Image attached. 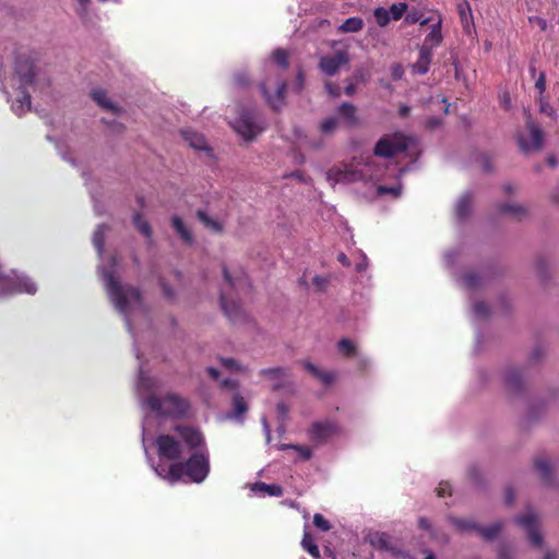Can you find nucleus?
<instances>
[{
	"label": "nucleus",
	"mask_w": 559,
	"mask_h": 559,
	"mask_svg": "<svg viewBox=\"0 0 559 559\" xmlns=\"http://www.w3.org/2000/svg\"><path fill=\"white\" fill-rule=\"evenodd\" d=\"M173 430L181 438L191 454L187 460L171 463L164 478L176 483L186 476L192 483H203L211 471L210 454L203 432L191 425H176Z\"/></svg>",
	"instance_id": "nucleus-1"
},
{
	"label": "nucleus",
	"mask_w": 559,
	"mask_h": 559,
	"mask_svg": "<svg viewBox=\"0 0 559 559\" xmlns=\"http://www.w3.org/2000/svg\"><path fill=\"white\" fill-rule=\"evenodd\" d=\"M107 290L116 308L126 313L130 305H141L142 296L139 288L126 285L122 286L112 275H107Z\"/></svg>",
	"instance_id": "nucleus-2"
},
{
	"label": "nucleus",
	"mask_w": 559,
	"mask_h": 559,
	"mask_svg": "<svg viewBox=\"0 0 559 559\" xmlns=\"http://www.w3.org/2000/svg\"><path fill=\"white\" fill-rule=\"evenodd\" d=\"M408 147V139L402 132L385 134L376 143L373 154L378 157L392 158Z\"/></svg>",
	"instance_id": "nucleus-3"
},
{
	"label": "nucleus",
	"mask_w": 559,
	"mask_h": 559,
	"mask_svg": "<svg viewBox=\"0 0 559 559\" xmlns=\"http://www.w3.org/2000/svg\"><path fill=\"white\" fill-rule=\"evenodd\" d=\"M182 440L176 439L168 433L158 435L155 439V447L159 459L170 461L171 463L181 460L183 454Z\"/></svg>",
	"instance_id": "nucleus-4"
},
{
	"label": "nucleus",
	"mask_w": 559,
	"mask_h": 559,
	"mask_svg": "<svg viewBox=\"0 0 559 559\" xmlns=\"http://www.w3.org/2000/svg\"><path fill=\"white\" fill-rule=\"evenodd\" d=\"M514 521L526 531L527 538L533 546L539 547L542 545L543 536L538 530V519L531 509L524 514L516 516Z\"/></svg>",
	"instance_id": "nucleus-5"
},
{
	"label": "nucleus",
	"mask_w": 559,
	"mask_h": 559,
	"mask_svg": "<svg viewBox=\"0 0 559 559\" xmlns=\"http://www.w3.org/2000/svg\"><path fill=\"white\" fill-rule=\"evenodd\" d=\"M234 130L245 140L252 141L261 128L255 123L252 112L243 111L233 124Z\"/></svg>",
	"instance_id": "nucleus-6"
},
{
	"label": "nucleus",
	"mask_w": 559,
	"mask_h": 559,
	"mask_svg": "<svg viewBox=\"0 0 559 559\" xmlns=\"http://www.w3.org/2000/svg\"><path fill=\"white\" fill-rule=\"evenodd\" d=\"M165 415L174 418H183L188 415L190 403L187 399L175 393H167L164 396Z\"/></svg>",
	"instance_id": "nucleus-7"
},
{
	"label": "nucleus",
	"mask_w": 559,
	"mask_h": 559,
	"mask_svg": "<svg viewBox=\"0 0 559 559\" xmlns=\"http://www.w3.org/2000/svg\"><path fill=\"white\" fill-rule=\"evenodd\" d=\"M349 62L347 50H337L332 56H323L319 61V69L328 76L335 75L342 66Z\"/></svg>",
	"instance_id": "nucleus-8"
},
{
	"label": "nucleus",
	"mask_w": 559,
	"mask_h": 559,
	"mask_svg": "<svg viewBox=\"0 0 559 559\" xmlns=\"http://www.w3.org/2000/svg\"><path fill=\"white\" fill-rule=\"evenodd\" d=\"M526 128L530 131L531 143H528L523 134H518V144L522 152L539 151L543 146V131L536 126L531 117L526 121Z\"/></svg>",
	"instance_id": "nucleus-9"
},
{
	"label": "nucleus",
	"mask_w": 559,
	"mask_h": 559,
	"mask_svg": "<svg viewBox=\"0 0 559 559\" xmlns=\"http://www.w3.org/2000/svg\"><path fill=\"white\" fill-rule=\"evenodd\" d=\"M14 70L20 78L21 85L31 86L35 79V64L31 57L20 55L15 58Z\"/></svg>",
	"instance_id": "nucleus-10"
},
{
	"label": "nucleus",
	"mask_w": 559,
	"mask_h": 559,
	"mask_svg": "<svg viewBox=\"0 0 559 559\" xmlns=\"http://www.w3.org/2000/svg\"><path fill=\"white\" fill-rule=\"evenodd\" d=\"M337 432V425L333 421H316L309 430L310 439L314 442H325Z\"/></svg>",
	"instance_id": "nucleus-11"
},
{
	"label": "nucleus",
	"mask_w": 559,
	"mask_h": 559,
	"mask_svg": "<svg viewBox=\"0 0 559 559\" xmlns=\"http://www.w3.org/2000/svg\"><path fill=\"white\" fill-rule=\"evenodd\" d=\"M219 301L225 316L233 323L241 322L246 319V313L242 310L241 306L234 300L229 301L226 297V294L223 290L219 294Z\"/></svg>",
	"instance_id": "nucleus-12"
},
{
	"label": "nucleus",
	"mask_w": 559,
	"mask_h": 559,
	"mask_svg": "<svg viewBox=\"0 0 559 559\" xmlns=\"http://www.w3.org/2000/svg\"><path fill=\"white\" fill-rule=\"evenodd\" d=\"M261 91H262V93H263L267 104L274 110H278L282 107L283 103H284V97H285V92H286V82L283 81V80H280L277 82L275 95H271L269 93L266 83H262L261 84Z\"/></svg>",
	"instance_id": "nucleus-13"
},
{
	"label": "nucleus",
	"mask_w": 559,
	"mask_h": 559,
	"mask_svg": "<svg viewBox=\"0 0 559 559\" xmlns=\"http://www.w3.org/2000/svg\"><path fill=\"white\" fill-rule=\"evenodd\" d=\"M432 59V51L428 46H421L418 53L417 61L413 64V71L417 74H426L429 71V66Z\"/></svg>",
	"instance_id": "nucleus-14"
},
{
	"label": "nucleus",
	"mask_w": 559,
	"mask_h": 559,
	"mask_svg": "<svg viewBox=\"0 0 559 559\" xmlns=\"http://www.w3.org/2000/svg\"><path fill=\"white\" fill-rule=\"evenodd\" d=\"M260 374L274 380V384L272 385L273 391H278L284 386L282 383V379L286 376V369L282 367L266 368L260 371Z\"/></svg>",
	"instance_id": "nucleus-15"
},
{
	"label": "nucleus",
	"mask_w": 559,
	"mask_h": 559,
	"mask_svg": "<svg viewBox=\"0 0 559 559\" xmlns=\"http://www.w3.org/2000/svg\"><path fill=\"white\" fill-rule=\"evenodd\" d=\"M91 96L95 103L103 109L109 110L112 114H118L120 108L108 99L107 93L104 90H93Z\"/></svg>",
	"instance_id": "nucleus-16"
},
{
	"label": "nucleus",
	"mask_w": 559,
	"mask_h": 559,
	"mask_svg": "<svg viewBox=\"0 0 559 559\" xmlns=\"http://www.w3.org/2000/svg\"><path fill=\"white\" fill-rule=\"evenodd\" d=\"M442 39L441 19H439L438 22L431 26L430 32L425 37L423 46H428L429 50L432 51L435 47H438L442 43Z\"/></svg>",
	"instance_id": "nucleus-17"
},
{
	"label": "nucleus",
	"mask_w": 559,
	"mask_h": 559,
	"mask_svg": "<svg viewBox=\"0 0 559 559\" xmlns=\"http://www.w3.org/2000/svg\"><path fill=\"white\" fill-rule=\"evenodd\" d=\"M27 86H20L21 97H19L15 103L12 105V109L19 116L25 114L31 109V95L26 91Z\"/></svg>",
	"instance_id": "nucleus-18"
},
{
	"label": "nucleus",
	"mask_w": 559,
	"mask_h": 559,
	"mask_svg": "<svg viewBox=\"0 0 559 559\" xmlns=\"http://www.w3.org/2000/svg\"><path fill=\"white\" fill-rule=\"evenodd\" d=\"M472 204H473L472 195L468 193L463 194L459 199V201L456 203V207H455V213H456L457 218H460V219L467 218L472 211Z\"/></svg>",
	"instance_id": "nucleus-19"
},
{
	"label": "nucleus",
	"mask_w": 559,
	"mask_h": 559,
	"mask_svg": "<svg viewBox=\"0 0 559 559\" xmlns=\"http://www.w3.org/2000/svg\"><path fill=\"white\" fill-rule=\"evenodd\" d=\"M522 373L519 369L512 368L506 373V385L512 392H519L522 389Z\"/></svg>",
	"instance_id": "nucleus-20"
},
{
	"label": "nucleus",
	"mask_w": 559,
	"mask_h": 559,
	"mask_svg": "<svg viewBox=\"0 0 559 559\" xmlns=\"http://www.w3.org/2000/svg\"><path fill=\"white\" fill-rule=\"evenodd\" d=\"M197 217L204 225L205 228L210 229L213 233L221 234L224 229L223 224L221 222L210 217L209 214L203 210L197 211Z\"/></svg>",
	"instance_id": "nucleus-21"
},
{
	"label": "nucleus",
	"mask_w": 559,
	"mask_h": 559,
	"mask_svg": "<svg viewBox=\"0 0 559 559\" xmlns=\"http://www.w3.org/2000/svg\"><path fill=\"white\" fill-rule=\"evenodd\" d=\"M304 366L307 371H309L312 376H314L320 381H322L325 385L332 384V382L335 379L334 373L328 372V371H322L317 366L311 364L310 361H305Z\"/></svg>",
	"instance_id": "nucleus-22"
},
{
	"label": "nucleus",
	"mask_w": 559,
	"mask_h": 559,
	"mask_svg": "<svg viewBox=\"0 0 559 559\" xmlns=\"http://www.w3.org/2000/svg\"><path fill=\"white\" fill-rule=\"evenodd\" d=\"M356 107L350 103H343L338 107V114L346 120V123L349 127H355L358 124V118L356 116Z\"/></svg>",
	"instance_id": "nucleus-23"
},
{
	"label": "nucleus",
	"mask_w": 559,
	"mask_h": 559,
	"mask_svg": "<svg viewBox=\"0 0 559 559\" xmlns=\"http://www.w3.org/2000/svg\"><path fill=\"white\" fill-rule=\"evenodd\" d=\"M171 226L186 243L191 245L193 242L192 233L186 227L179 216H174L171 218Z\"/></svg>",
	"instance_id": "nucleus-24"
},
{
	"label": "nucleus",
	"mask_w": 559,
	"mask_h": 559,
	"mask_svg": "<svg viewBox=\"0 0 559 559\" xmlns=\"http://www.w3.org/2000/svg\"><path fill=\"white\" fill-rule=\"evenodd\" d=\"M364 28V21L361 17L353 16L346 19L343 24L338 26L341 33H357Z\"/></svg>",
	"instance_id": "nucleus-25"
},
{
	"label": "nucleus",
	"mask_w": 559,
	"mask_h": 559,
	"mask_svg": "<svg viewBox=\"0 0 559 559\" xmlns=\"http://www.w3.org/2000/svg\"><path fill=\"white\" fill-rule=\"evenodd\" d=\"M449 522L459 531V532H476L478 528V524L472 520L461 519L456 516H449Z\"/></svg>",
	"instance_id": "nucleus-26"
},
{
	"label": "nucleus",
	"mask_w": 559,
	"mask_h": 559,
	"mask_svg": "<svg viewBox=\"0 0 559 559\" xmlns=\"http://www.w3.org/2000/svg\"><path fill=\"white\" fill-rule=\"evenodd\" d=\"M501 530L502 523L496 522L489 526L478 525V528H476V533H478L484 539L491 540L498 536Z\"/></svg>",
	"instance_id": "nucleus-27"
},
{
	"label": "nucleus",
	"mask_w": 559,
	"mask_h": 559,
	"mask_svg": "<svg viewBox=\"0 0 559 559\" xmlns=\"http://www.w3.org/2000/svg\"><path fill=\"white\" fill-rule=\"evenodd\" d=\"M302 548L309 552L314 559L320 558V550L314 543L313 536L309 532H305L301 540Z\"/></svg>",
	"instance_id": "nucleus-28"
},
{
	"label": "nucleus",
	"mask_w": 559,
	"mask_h": 559,
	"mask_svg": "<svg viewBox=\"0 0 559 559\" xmlns=\"http://www.w3.org/2000/svg\"><path fill=\"white\" fill-rule=\"evenodd\" d=\"M535 468L539 473L540 478L544 483L551 481V466L549 462L545 459L538 457L535 460Z\"/></svg>",
	"instance_id": "nucleus-29"
},
{
	"label": "nucleus",
	"mask_w": 559,
	"mask_h": 559,
	"mask_svg": "<svg viewBox=\"0 0 559 559\" xmlns=\"http://www.w3.org/2000/svg\"><path fill=\"white\" fill-rule=\"evenodd\" d=\"M499 212L509 214L518 219H521L526 214V211L523 206L508 203L499 205Z\"/></svg>",
	"instance_id": "nucleus-30"
},
{
	"label": "nucleus",
	"mask_w": 559,
	"mask_h": 559,
	"mask_svg": "<svg viewBox=\"0 0 559 559\" xmlns=\"http://www.w3.org/2000/svg\"><path fill=\"white\" fill-rule=\"evenodd\" d=\"M133 224L136 229L143 234L145 237H152V228L147 221H145L140 213H135L133 215Z\"/></svg>",
	"instance_id": "nucleus-31"
},
{
	"label": "nucleus",
	"mask_w": 559,
	"mask_h": 559,
	"mask_svg": "<svg viewBox=\"0 0 559 559\" xmlns=\"http://www.w3.org/2000/svg\"><path fill=\"white\" fill-rule=\"evenodd\" d=\"M338 352L345 357H353L356 355V345L348 338H342L337 343Z\"/></svg>",
	"instance_id": "nucleus-32"
},
{
	"label": "nucleus",
	"mask_w": 559,
	"mask_h": 559,
	"mask_svg": "<svg viewBox=\"0 0 559 559\" xmlns=\"http://www.w3.org/2000/svg\"><path fill=\"white\" fill-rule=\"evenodd\" d=\"M457 12L461 17L462 24L464 27L468 25V19H472V10L466 0H461L457 3Z\"/></svg>",
	"instance_id": "nucleus-33"
},
{
	"label": "nucleus",
	"mask_w": 559,
	"mask_h": 559,
	"mask_svg": "<svg viewBox=\"0 0 559 559\" xmlns=\"http://www.w3.org/2000/svg\"><path fill=\"white\" fill-rule=\"evenodd\" d=\"M233 408L235 416L237 417L243 415L248 411V405L239 393H236L233 397Z\"/></svg>",
	"instance_id": "nucleus-34"
},
{
	"label": "nucleus",
	"mask_w": 559,
	"mask_h": 559,
	"mask_svg": "<svg viewBox=\"0 0 559 559\" xmlns=\"http://www.w3.org/2000/svg\"><path fill=\"white\" fill-rule=\"evenodd\" d=\"M147 406L162 415H165V403H164V396L158 397L156 395H151L147 397Z\"/></svg>",
	"instance_id": "nucleus-35"
},
{
	"label": "nucleus",
	"mask_w": 559,
	"mask_h": 559,
	"mask_svg": "<svg viewBox=\"0 0 559 559\" xmlns=\"http://www.w3.org/2000/svg\"><path fill=\"white\" fill-rule=\"evenodd\" d=\"M338 124V120L335 117H329L321 121L320 123V132L322 134H332Z\"/></svg>",
	"instance_id": "nucleus-36"
},
{
	"label": "nucleus",
	"mask_w": 559,
	"mask_h": 559,
	"mask_svg": "<svg viewBox=\"0 0 559 559\" xmlns=\"http://www.w3.org/2000/svg\"><path fill=\"white\" fill-rule=\"evenodd\" d=\"M407 10V4L404 2L393 3L389 11L390 19L399 21Z\"/></svg>",
	"instance_id": "nucleus-37"
},
{
	"label": "nucleus",
	"mask_w": 559,
	"mask_h": 559,
	"mask_svg": "<svg viewBox=\"0 0 559 559\" xmlns=\"http://www.w3.org/2000/svg\"><path fill=\"white\" fill-rule=\"evenodd\" d=\"M463 282L467 288L474 289L480 285L481 278L476 272H467L463 275Z\"/></svg>",
	"instance_id": "nucleus-38"
},
{
	"label": "nucleus",
	"mask_w": 559,
	"mask_h": 559,
	"mask_svg": "<svg viewBox=\"0 0 559 559\" xmlns=\"http://www.w3.org/2000/svg\"><path fill=\"white\" fill-rule=\"evenodd\" d=\"M376 22L379 26L384 27L390 22L389 11L382 7H379L373 12Z\"/></svg>",
	"instance_id": "nucleus-39"
},
{
	"label": "nucleus",
	"mask_w": 559,
	"mask_h": 559,
	"mask_svg": "<svg viewBox=\"0 0 559 559\" xmlns=\"http://www.w3.org/2000/svg\"><path fill=\"white\" fill-rule=\"evenodd\" d=\"M255 487L269 493L270 496L280 497L283 493V489L278 485H267L265 483H257Z\"/></svg>",
	"instance_id": "nucleus-40"
},
{
	"label": "nucleus",
	"mask_w": 559,
	"mask_h": 559,
	"mask_svg": "<svg viewBox=\"0 0 559 559\" xmlns=\"http://www.w3.org/2000/svg\"><path fill=\"white\" fill-rule=\"evenodd\" d=\"M274 62L283 69L288 67V53L284 49H276L273 52Z\"/></svg>",
	"instance_id": "nucleus-41"
},
{
	"label": "nucleus",
	"mask_w": 559,
	"mask_h": 559,
	"mask_svg": "<svg viewBox=\"0 0 559 559\" xmlns=\"http://www.w3.org/2000/svg\"><path fill=\"white\" fill-rule=\"evenodd\" d=\"M313 525L322 532H328L332 527L330 522L321 513L313 515Z\"/></svg>",
	"instance_id": "nucleus-42"
},
{
	"label": "nucleus",
	"mask_w": 559,
	"mask_h": 559,
	"mask_svg": "<svg viewBox=\"0 0 559 559\" xmlns=\"http://www.w3.org/2000/svg\"><path fill=\"white\" fill-rule=\"evenodd\" d=\"M186 139L189 141L190 145L197 150L202 151L206 147V142L202 135L193 133L191 136H187Z\"/></svg>",
	"instance_id": "nucleus-43"
},
{
	"label": "nucleus",
	"mask_w": 559,
	"mask_h": 559,
	"mask_svg": "<svg viewBox=\"0 0 559 559\" xmlns=\"http://www.w3.org/2000/svg\"><path fill=\"white\" fill-rule=\"evenodd\" d=\"M377 193L379 195L391 194L394 198H397L401 194V187L378 186Z\"/></svg>",
	"instance_id": "nucleus-44"
},
{
	"label": "nucleus",
	"mask_w": 559,
	"mask_h": 559,
	"mask_svg": "<svg viewBox=\"0 0 559 559\" xmlns=\"http://www.w3.org/2000/svg\"><path fill=\"white\" fill-rule=\"evenodd\" d=\"M437 495L442 498L451 496V485L448 481H441L437 488Z\"/></svg>",
	"instance_id": "nucleus-45"
},
{
	"label": "nucleus",
	"mask_w": 559,
	"mask_h": 559,
	"mask_svg": "<svg viewBox=\"0 0 559 559\" xmlns=\"http://www.w3.org/2000/svg\"><path fill=\"white\" fill-rule=\"evenodd\" d=\"M219 361L227 369L236 371L240 370L239 364L234 358H221Z\"/></svg>",
	"instance_id": "nucleus-46"
},
{
	"label": "nucleus",
	"mask_w": 559,
	"mask_h": 559,
	"mask_svg": "<svg viewBox=\"0 0 559 559\" xmlns=\"http://www.w3.org/2000/svg\"><path fill=\"white\" fill-rule=\"evenodd\" d=\"M312 283L318 290H324L329 284V280L326 277L317 275L313 277Z\"/></svg>",
	"instance_id": "nucleus-47"
},
{
	"label": "nucleus",
	"mask_w": 559,
	"mask_h": 559,
	"mask_svg": "<svg viewBox=\"0 0 559 559\" xmlns=\"http://www.w3.org/2000/svg\"><path fill=\"white\" fill-rule=\"evenodd\" d=\"M325 90L328 93L333 97H340L341 96V88L337 84L333 82H326L325 83Z\"/></svg>",
	"instance_id": "nucleus-48"
},
{
	"label": "nucleus",
	"mask_w": 559,
	"mask_h": 559,
	"mask_svg": "<svg viewBox=\"0 0 559 559\" xmlns=\"http://www.w3.org/2000/svg\"><path fill=\"white\" fill-rule=\"evenodd\" d=\"M93 242L95 247L98 249V251L103 250L104 247V233L100 230V228L94 234Z\"/></svg>",
	"instance_id": "nucleus-49"
},
{
	"label": "nucleus",
	"mask_w": 559,
	"mask_h": 559,
	"mask_svg": "<svg viewBox=\"0 0 559 559\" xmlns=\"http://www.w3.org/2000/svg\"><path fill=\"white\" fill-rule=\"evenodd\" d=\"M473 308H474L475 313L478 316H486V314H488V311H489L487 304L484 301L475 302Z\"/></svg>",
	"instance_id": "nucleus-50"
},
{
	"label": "nucleus",
	"mask_w": 559,
	"mask_h": 559,
	"mask_svg": "<svg viewBox=\"0 0 559 559\" xmlns=\"http://www.w3.org/2000/svg\"><path fill=\"white\" fill-rule=\"evenodd\" d=\"M535 87L538 90L539 94L542 95L546 90V75L544 72H540L536 82Z\"/></svg>",
	"instance_id": "nucleus-51"
},
{
	"label": "nucleus",
	"mask_w": 559,
	"mask_h": 559,
	"mask_svg": "<svg viewBox=\"0 0 559 559\" xmlns=\"http://www.w3.org/2000/svg\"><path fill=\"white\" fill-rule=\"evenodd\" d=\"M221 386L228 390H237L238 389V382L233 379H224L221 382Z\"/></svg>",
	"instance_id": "nucleus-52"
},
{
	"label": "nucleus",
	"mask_w": 559,
	"mask_h": 559,
	"mask_svg": "<svg viewBox=\"0 0 559 559\" xmlns=\"http://www.w3.org/2000/svg\"><path fill=\"white\" fill-rule=\"evenodd\" d=\"M235 83L239 86H245L249 83V79L246 73H237L234 78Z\"/></svg>",
	"instance_id": "nucleus-53"
},
{
	"label": "nucleus",
	"mask_w": 559,
	"mask_h": 559,
	"mask_svg": "<svg viewBox=\"0 0 559 559\" xmlns=\"http://www.w3.org/2000/svg\"><path fill=\"white\" fill-rule=\"evenodd\" d=\"M504 502L508 506H510L514 502V492H513L512 488H510V487H507L504 489Z\"/></svg>",
	"instance_id": "nucleus-54"
},
{
	"label": "nucleus",
	"mask_w": 559,
	"mask_h": 559,
	"mask_svg": "<svg viewBox=\"0 0 559 559\" xmlns=\"http://www.w3.org/2000/svg\"><path fill=\"white\" fill-rule=\"evenodd\" d=\"M305 75L302 71H299L296 76V91L299 93L304 88Z\"/></svg>",
	"instance_id": "nucleus-55"
},
{
	"label": "nucleus",
	"mask_w": 559,
	"mask_h": 559,
	"mask_svg": "<svg viewBox=\"0 0 559 559\" xmlns=\"http://www.w3.org/2000/svg\"><path fill=\"white\" fill-rule=\"evenodd\" d=\"M223 275H224V280L225 282L230 286V287H234L235 286V282L228 271V269L224 265L223 266Z\"/></svg>",
	"instance_id": "nucleus-56"
},
{
	"label": "nucleus",
	"mask_w": 559,
	"mask_h": 559,
	"mask_svg": "<svg viewBox=\"0 0 559 559\" xmlns=\"http://www.w3.org/2000/svg\"><path fill=\"white\" fill-rule=\"evenodd\" d=\"M160 286L165 297L171 299L174 297L173 289L164 281H160Z\"/></svg>",
	"instance_id": "nucleus-57"
},
{
	"label": "nucleus",
	"mask_w": 559,
	"mask_h": 559,
	"mask_svg": "<svg viewBox=\"0 0 559 559\" xmlns=\"http://www.w3.org/2000/svg\"><path fill=\"white\" fill-rule=\"evenodd\" d=\"M418 526H419V528H421V530L429 531V530H430V527H431V524H430V521H429L428 519H426V518H420V519L418 520Z\"/></svg>",
	"instance_id": "nucleus-58"
},
{
	"label": "nucleus",
	"mask_w": 559,
	"mask_h": 559,
	"mask_svg": "<svg viewBox=\"0 0 559 559\" xmlns=\"http://www.w3.org/2000/svg\"><path fill=\"white\" fill-rule=\"evenodd\" d=\"M344 92H345V94H346L347 96H352V95H354V94H355V92H356V84H355V83H353V82H349V83L346 85V87H345V91H344Z\"/></svg>",
	"instance_id": "nucleus-59"
},
{
	"label": "nucleus",
	"mask_w": 559,
	"mask_h": 559,
	"mask_svg": "<svg viewBox=\"0 0 559 559\" xmlns=\"http://www.w3.org/2000/svg\"><path fill=\"white\" fill-rule=\"evenodd\" d=\"M379 546L383 549H389V542H388V535L382 534L379 537Z\"/></svg>",
	"instance_id": "nucleus-60"
},
{
	"label": "nucleus",
	"mask_w": 559,
	"mask_h": 559,
	"mask_svg": "<svg viewBox=\"0 0 559 559\" xmlns=\"http://www.w3.org/2000/svg\"><path fill=\"white\" fill-rule=\"evenodd\" d=\"M411 112V107H408L407 105H402L400 106L399 108V115L401 117H407Z\"/></svg>",
	"instance_id": "nucleus-61"
},
{
	"label": "nucleus",
	"mask_w": 559,
	"mask_h": 559,
	"mask_svg": "<svg viewBox=\"0 0 559 559\" xmlns=\"http://www.w3.org/2000/svg\"><path fill=\"white\" fill-rule=\"evenodd\" d=\"M206 371H207V373H209V376H210L211 378H213V379H215V380H216V379H218V377H219V370H218V369H216V368H214V367H209V368L206 369Z\"/></svg>",
	"instance_id": "nucleus-62"
},
{
	"label": "nucleus",
	"mask_w": 559,
	"mask_h": 559,
	"mask_svg": "<svg viewBox=\"0 0 559 559\" xmlns=\"http://www.w3.org/2000/svg\"><path fill=\"white\" fill-rule=\"evenodd\" d=\"M294 448H295V449H297V450H299V451H300V453L302 454V456H304L305 459H307V460H308V459H310V456H311V452H310V450H309V449H304V448H301V447H297V445H296V447H294Z\"/></svg>",
	"instance_id": "nucleus-63"
},
{
	"label": "nucleus",
	"mask_w": 559,
	"mask_h": 559,
	"mask_svg": "<svg viewBox=\"0 0 559 559\" xmlns=\"http://www.w3.org/2000/svg\"><path fill=\"white\" fill-rule=\"evenodd\" d=\"M544 559H557V555L554 551H547Z\"/></svg>",
	"instance_id": "nucleus-64"
}]
</instances>
